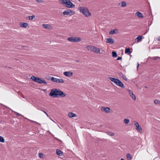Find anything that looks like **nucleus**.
I'll return each instance as SVG.
<instances>
[{
	"instance_id": "obj_1",
	"label": "nucleus",
	"mask_w": 160,
	"mask_h": 160,
	"mask_svg": "<svg viewBox=\"0 0 160 160\" xmlns=\"http://www.w3.org/2000/svg\"><path fill=\"white\" fill-rule=\"evenodd\" d=\"M49 95L54 98L59 97L63 98L66 96L65 94L62 91L56 88L51 89Z\"/></svg>"
},
{
	"instance_id": "obj_2",
	"label": "nucleus",
	"mask_w": 160,
	"mask_h": 160,
	"mask_svg": "<svg viewBox=\"0 0 160 160\" xmlns=\"http://www.w3.org/2000/svg\"><path fill=\"white\" fill-rule=\"evenodd\" d=\"M80 12L86 17L90 16L91 14L87 8L85 7H80L78 8Z\"/></svg>"
},
{
	"instance_id": "obj_3",
	"label": "nucleus",
	"mask_w": 160,
	"mask_h": 160,
	"mask_svg": "<svg viewBox=\"0 0 160 160\" xmlns=\"http://www.w3.org/2000/svg\"><path fill=\"white\" fill-rule=\"evenodd\" d=\"M111 81L113 82L115 84L122 88H124L123 83L119 79L114 78L111 77Z\"/></svg>"
},
{
	"instance_id": "obj_4",
	"label": "nucleus",
	"mask_w": 160,
	"mask_h": 160,
	"mask_svg": "<svg viewBox=\"0 0 160 160\" xmlns=\"http://www.w3.org/2000/svg\"><path fill=\"white\" fill-rule=\"evenodd\" d=\"M30 78L32 81L39 83H43L45 84H47V82H46L44 79H42L41 78L36 77L33 76L31 77Z\"/></svg>"
},
{
	"instance_id": "obj_5",
	"label": "nucleus",
	"mask_w": 160,
	"mask_h": 160,
	"mask_svg": "<svg viewBox=\"0 0 160 160\" xmlns=\"http://www.w3.org/2000/svg\"><path fill=\"white\" fill-rule=\"evenodd\" d=\"M86 48L88 50L96 53H100V50L99 48L92 46H88Z\"/></svg>"
},
{
	"instance_id": "obj_6",
	"label": "nucleus",
	"mask_w": 160,
	"mask_h": 160,
	"mask_svg": "<svg viewBox=\"0 0 160 160\" xmlns=\"http://www.w3.org/2000/svg\"><path fill=\"white\" fill-rule=\"evenodd\" d=\"M134 125L136 127V129L139 132L142 133V129L139 126L138 122L136 121H134Z\"/></svg>"
},
{
	"instance_id": "obj_7",
	"label": "nucleus",
	"mask_w": 160,
	"mask_h": 160,
	"mask_svg": "<svg viewBox=\"0 0 160 160\" xmlns=\"http://www.w3.org/2000/svg\"><path fill=\"white\" fill-rule=\"evenodd\" d=\"M65 6L66 7L69 8H72L75 7V5L71 2L70 0H68L67 1Z\"/></svg>"
},
{
	"instance_id": "obj_8",
	"label": "nucleus",
	"mask_w": 160,
	"mask_h": 160,
	"mask_svg": "<svg viewBox=\"0 0 160 160\" xmlns=\"http://www.w3.org/2000/svg\"><path fill=\"white\" fill-rule=\"evenodd\" d=\"M74 14L73 11L70 10H67L63 12V14L64 15H72Z\"/></svg>"
},
{
	"instance_id": "obj_9",
	"label": "nucleus",
	"mask_w": 160,
	"mask_h": 160,
	"mask_svg": "<svg viewBox=\"0 0 160 160\" xmlns=\"http://www.w3.org/2000/svg\"><path fill=\"white\" fill-rule=\"evenodd\" d=\"M63 74L66 76L70 77L72 75L73 73L70 71L65 72Z\"/></svg>"
},
{
	"instance_id": "obj_10",
	"label": "nucleus",
	"mask_w": 160,
	"mask_h": 160,
	"mask_svg": "<svg viewBox=\"0 0 160 160\" xmlns=\"http://www.w3.org/2000/svg\"><path fill=\"white\" fill-rule=\"evenodd\" d=\"M101 109L102 111H104L106 113H108L110 112V108L108 107L105 108L104 107H102Z\"/></svg>"
},
{
	"instance_id": "obj_11",
	"label": "nucleus",
	"mask_w": 160,
	"mask_h": 160,
	"mask_svg": "<svg viewBox=\"0 0 160 160\" xmlns=\"http://www.w3.org/2000/svg\"><path fill=\"white\" fill-rule=\"evenodd\" d=\"M129 94L130 96L134 100H136V98L135 95L130 90L128 91Z\"/></svg>"
},
{
	"instance_id": "obj_12",
	"label": "nucleus",
	"mask_w": 160,
	"mask_h": 160,
	"mask_svg": "<svg viewBox=\"0 0 160 160\" xmlns=\"http://www.w3.org/2000/svg\"><path fill=\"white\" fill-rule=\"evenodd\" d=\"M118 30L117 28H115L111 30V34H113L115 33H118Z\"/></svg>"
},
{
	"instance_id": "obj_13",
	"label": "nucleus",
	"mask_w": 160,
	"mask_h": 160,
	"mask_svg": "<svg viewBox=\"0 0 160 160\" xmlns=\"http://www.w3.org/2000/svg\"><path fill=\"white\" fill-rule=\"evenodd\" d=\"M68 116L70 118H73L76 117V115L73 112H69L68 113Z\"/></svg>"
},
{
	"instance_id": "obj_14",
	"label": "nucleus",
	"mask_w": 160,
	"mask_h": 160,
	"mask_svg": "<svg viewBox=\"0 0 160 160\" xmlns=\"http://www.w3.org/2000/svg\"><path fill=\"white\" fill-rule=\"evenodd\" d=\"M119 75L124 80L126 81L127 80V79L125 76L122 72H120L119 73Z\"/></svg>"
},
{
	"instance_id": "obj_15",
	"label": "nucleus",
	"mask_w": 160,
	"mask_h": 160,
	"mask_svg": "<svg viewBox=\"0 0 160 160\" xmlns=\"http://www.w3.org/2000/svg\"><path fill=\"white\" fill-rule=\"evenodd\" d=\"M125 53H127L128 55L130 54L131 53L130 49L129 48H126L125 49Z\"/></svg>"
},
{
	"instance_id": "obj_16",
	"label": "nucleus",
	"mask_w": 160,
	"mask_h": 160,
	"mask_svg": "<svg viewBox=\"0 0 160 160\" xmlns=\"http://www.w3.org/2000/svg\"><path fill=\"white\" fill-rule=\"evenodd\" d=\"M74 42H80L81 39L80 38L78 37H74Z\"/></svg>"
},
{
	"instance_id": "obj_17",
	"label": "nucleus",
	"mask_w": 160,
	"mask_h": 160,
	"mask_svg": "<svg viewBox=\"0 0 160 160\" xmlns=\"http://www.w3.org/2000/svg\"><path fill=\"white\" fill-rule=\"evenodd\" d=\"M136 15L140 18H142L143 17V16L142 13L139 12H137L136 13Z\"/></svg>"
},
{
	"instance_id": "obj_18",
	"label": "nucleus",
	"mask_w": 160,
	"mask_h": 160,
	"mask_svg": "<svg viewBox=\"0 0 160 160\" xmlns=\"http://www.w3.org/2000/svg\"><path fill=\"white\" fill-rule=\"evenodd\" d=\"M28 25V23H25V22L21 23V25H20L21 27H24V28H27Z\"/></svg>"
},
{
	"instance_id": "obj_19",
	"label": "nucleus",
	"mask_w": 160,
	"mask_h": 160,
	"mask_svg": "<svg viewBox=\"0 0 160 160\" xmlns=\"http://www.w3.org/2000/svg\"><path fill=\"white\" fill-rule=\"evenodd\" d=\"M67 40L72 42H74V37H69L68 38Z\"/></svg>"
},
{
	"instance_id": "obj_20",
	"label": "nucleus",
	"mask_w": 160,
	"mask_h": 160,
	"mask_svg": "<svg viewBox=\"0 0 160 160\" xmlns=\"http://www.w3.org/2000/svg\"><path fill=\"white\" fill-rule=\"evenodd\" d=\"M56 153L57 155H58L60 156H61L62 154V152L58 150V149H57L56 150Z\"/></svg>"
},
{
	"instance_id": "obj_21",
	"label": "nucleus",
	"mask_w": 160,
	"mask_h": 160,
	"mask_svg": "<svg viewBox=\"0 0 160 160\" xmlns=\"http://www.w3.org/2000/svg\"><path fill=\"white\" fill-rule=\"evenodd\" d=\"M142 38V36H138L136 39V40H137V42H139Z\"/></svg>"
},
{
	"instance_id": "obj_22",
	"label": "nucleus",
	"mask_w": 160,
	"mask_h": 160,
	"mask_svg": "<svg viewBox=\"0 0 160 160\" xmlns=\"http://www.w3.org/2000/svg\"><path fill=\"white\" fill-rule=\"evenodd\" d=\"M58 78L54 77L51 78L50 80L53 82H57Z\"/></svg>"
},
{
	"instance_id": "obj_23",
	"label": "nucleus",
	"mask_w": 160,
	"mask_h": 160,
	"mask_svg": "<svg viewBox=\"0 0 160 160\" xmlns=\"http://www.w3.org/2000/svg\"><path fill=\"white\" fill-rule=\"evenodd\" d=\"M68 0H59V2L60 3L62 4H65L66 3V2Z\"/></svg>"
},
{
	"instance_id": "obj_24",
	"label": "nucleus",
	"mask_w": 160,
	"mask_h": 160,
	"mask_svg": "<svg viewBox=\"0 0 160 160\" xmlns=\"http://www.w3.org/2000/svg\"><path fill=\"white\" fill-rule=\"evenodd\" d=\"M42 26L45 29H49L50 25L48 24H43Z\"/></svg>"
},
{
	"instance_id": "obj_25",
	"label": "nucleus",
	"mask_w": 160,
	"mask_h": 160,
	"mask_svg": "<svg viewBox=\"0 0 160 160\" xmlns=\"http://www.w3.org/2000/svg\"><path fill=\"white\" fill-rule=\"evenodd\" d=\"M120 3L121 4V7H125L127 5L126 3L125 2H124V1H122V2H121Z\"/></svg>"
},
{
	"instance_id": "obj_26",
	"label": "nucleus",
	"mask_w": 160,
	"mask_h": 160,
	"mask_svg": "<svg viewBox=\"0 0 160 160\" xmlns=\"http://www.w3.org/2000/svg\"><path fill=\"white\" fill-rule=\"evenodd\" d=\"M112 53L113 57L116 58L118 56V54L116 52L113 51L112 52Z\"/></svg>"
},
{
	"instance_id": "obj_27",
	"label": "nucleus",
	"mask_w": 160,
	"mask_h": 160,
	"mask_svg": "<svg viewBox=\"0 0 160 160\" xmlns=\"http://www.w3.org/2000/svg\"><path fill=\"white\" fill-rule=\"evenodd\" d=\"M57 82L61 83H64V81L62 79H58V78Z\"/></svg>"
},
{
	"instance_id": "obj_28",
	"label": "nucleus",
	"mask_w": 160,
	"mask_h": 160,
	"mask_svg": "<svg viewBox=\"0 0 160 160\" xmlns=\"http://www.w3.org/2000/svg\"><path fill=\"white\" fill-rule=\"evenodd\" d=\"M124 122L126 124H128L130 122V120L128 119H124Z\"/></svg>"
},
{
	"instance_id": "obj_29",
	"label": "nucleus",
	"mask_w": 160,
	"mask_h": 160,
	"mask_svg": "<svg viewBox=\"0 0 160 160\" xmlns=\"http://www.w3.org/2000/svg\"><path fill=\"white\" fill-rule=\"evenodd\" d=\"M28 17L29 18V19L30 20H31L35 18V16L34 15H33L31 16H28Z\"/></svg>"
},
{
	"instance_id": "obj_30",
	"label": "nucleus",
	"mask_w": 160,
	"mask_h": 160,
	"mask_svg": "<svg viewBox=\"0 0 160 160\" xmlns=\"http://www.w3.org/2000/svg\"><path fill=\"white\" fill-rule=\"evenodd\" d=\"M5 142V140L3 138L0 136V142Z\"/></svg>"
},
{
	"instance_id": "obj_31",
	"label": "nucleus",
	"mask_w": 160,
	"mask_h": 160,
	"mask_svg": "<svg viewBox=\"0 0 160 160\" xmlns=\"http://www.w3.org/2000/svg\"><path fill=\"white\" fill-rule=\"evenodd\" d=\"M127 157L128 160L132 158L131 155L129 153L127 154Z\"/></svg>"
},
{
	"instance_id": "obj_32",
	"label": "nucleus",
	"mask_w": 160,
	"mask_h": 160,
	"mask_svg": "<svg viewBox=\"0 0 160 160\" xmlns=\"http://www.w3.org/2000/svg\"><path fill=\"white\" fill-rule=\"evenodd\" d=\"M105 42L107 43H110V38H106L105 40Z\"/></svg>"
},
{
	"instance_id": "obj_33",
	"label": "nucleus",
	"mask_w": 160,
	"mask_h": 160,
	"mask_svg": "<svg viewBox=\"0 0 160 160\" xmlns=\"http://www.w3.org/2000/svg\"><path fill=\"white\" fill-rule=\"evenodd\" d=\"M14 113L15 114H16L17 116H22V115L21 114H20L16 112L15 111L14 112Z\"/></svg>"
},
{
	"instance_id": "obj_34",
	"label": "nucleus",
	"mask_w": 160,
	"mask_h": 160,
	"mask_svg": "<svg viewBox=\"0 0 160 160\" xmlns=\"http://www.w3.org/2000/svg\"><path fill=\"white\" fill-rule=\"evenodd\" d=\"M39 156L41 158H43V154L42 153H39Z\"/></svg>"
},
{
	"instance_id": "obj_35",
	"label": "nucleus",
	"mask_w": 160,
	"mask_h": 160,
	"mask_svg": "<svg viewBox=\"0 0 160 160\" xmlns=\"http://www.w3.org/2000/svg\"><path fill=\"white\" fill-rule=\"evenodd\" d=\"M159 101L158 100L156 99V100H154V102L155 104H159Z\"/></svg>"
},
{
	"instance_id": "obj_36",
	"label": "nucleus",
	"mask_w": 160,
	"mask_h": 160,
	"mask_svg": "<svg viewBox=\"0 0 160 160\" xmlns=\"http://www.w3.org/2000/svg\"><path fill=\"white\" fill-rule=\"evenodd\" d=\"M153 58L154 60H156L160 58V57L158 56L154 57H153Z\"/></svg>"
},
{
	"instance_id": "obj_37",
	"label": "nucleus",
	"mask_w": 160,
	"mask_h": 160,
	"mask_svg": "<svg viewBox=\"0 0 160 160\" xmlns=\"http://www.w3.org/2000/svg\"><path fill=\"white\" fill-rule=\"evenodd\" d=\"M37 2L39 3H42L43 2V0H36Z\"/></svg>"
},
{
	"instance_id": "obj_38",
	"label": "nucleus",
	"mask_w": 160,
	"mask_h": 160,
	"mask_svg": "<svg viewBox=\"0 0 160 160\" xmlns=\"http://www.w3.org/2000/svg\"><path fill=\"white\" fill-rule=\"evenodd\" d=\"M30 121H31V122H32L33 123H36L38 124H39V123L36 121H34L33 120H30Z\"/></svg>"
},
{
	"instance_id": "obj_39",
	"label": "nucleus",
	"mask_w": 160,
	"mask_h": 160,
	"mask_svg": "<svg viewBox=\"0 0 160 160\" xmlns=\"http://www.w3.org/2000/svg\"><path fill=\"white\" fill-rule=\"evenodd\" d=\"M122 58L121 57H118L117 59H116V60H120L122 59Z\"/></svg>"
},
{
	"instance_id": "obj_40",
	"label": "nucleus",
	"mask_w": 160,
	"mask_h": 160,
	"mask_svg": "<svg viewBox=\"0 0 160 160\" xmlns=\"http://www.w3.org/2000/svg\"><path fill=\"white\" fill-rule=\"evenodd\" d=\"M114 42V40L113 39L111 38V43H113Z\"/></svg>"
},
{
	"instance_id": "obj_41",
	"label": "nucleus",
	"mask_w": 160,
	"mask_h": 160,
	"mask_svg": "<svg viewBox=\"0 0 160 160\" xmlns=\"http://www.w3.org/2000/svg\"><path fill=\"white\" fill-rule=\"evenodd\" d=\"M42 112H44V113L45 114H46V115H47V117H49V116H48V114H47V113L46 112H45V111H42Z\"/></svg>"
},
{
	"instance_id": "obj_42",
	"label": "nucleus",
	"mask_w": 160,
	"mask_h": 160,
	"mask_svg": "<svg viewBox=\"0 0 160 160\" xmlns=\"http://www.w3.org/2000/svg\"><path fill=\"white\" fill-rule=\"evenodd\" d=\"M114 134L113 132H111V136H113Z\"/></svg>"
},
{
	"instance_id": "obj_43",
	"label": "nucleus",
	"mask_w": 160,
	"mask_h": 160,
	"mask_svg": "<svg viewBox=\"0 0 160 160\" xmlns=\"http://www.w3.org/2000/svg\"><path fill=\"white\" fill-rule=\"evenodd\" d=\"M137 64H138V65L137 66V68L138 69V67L139 66V63L138 62L137 63Z\"/></svg>"
},
{
	"instance_id": "obj_44",
	"label": "nucleus",
	"mask_w": 160,
	"mask_h": 160,
	"mask_svg": "<svg viewBox=\"0 0 160 160\" xmlns=\"http://www.w3.org/2000/svg\"><path fill=\"white\" fill-rule=\"evenodd\" d=\"M157 40L159 41H160V37L158 38Z\"/></svg>"
},
{
	"instance_id": "obj_45",
	"label": "nucleus",
	"mask_w": 160,
	"mask_h": 160,
	"mask_svg": "<svg viewBox=\"0 0 160 160\" xmlns=\"http://www.w3.org/2000/svg\"><path fill=\"white\" fill-rule=\"evenodd\" d=\"M76 62H80V61L79 60H76Z\"/></svg>"
},
{
	"instance_id": "obj_46",
	"label": "nucleus",
	"mask_w": 160,
	"mask_h": 160,
	"mask_svg": "<svg viewBox=\"0 0 160 160\" xmlns=\"http://www.w3.org/2000/svg\"><path fill=\"white\" fill-rule=\"evenodd\" d=\"M107 133L108 135H110V132H107Z\"/></svg>"
},
{
	"instance_id": "obj_47",
	"label": "nucleus",
	"mask_w": 160,
	"mask_h": 160,
	"mask_svg": "<svg viewBox=\"0 0 160 160\" xmlns=\"http://www.w3.org/2000/svg\"><path fill=\"white\" fill-rule=\"evenodd\" d=\"M55 138L56 140H58L60 141L59 139H58V138Z\"/></svg>"
},
{
	"instance_id": "obj_48",
	"label": "nucleus",
	"mask_w": 160,
	"mask_h": 160,
	"mask_svg": "<svg viewBox=\"0 0 160 160\" xmlns=\"http://www.w3.org/2000/svg\"><path fill=\"white\" fill-rule=\"evenodd\" d=\"M38 109L39 110H41V111H43L41 109V108H38Z\"/></svg>"
},
{
	"instance_id": "obj_49",
	"label": "nucleus",
	"mask_w": 160,
	"mask_h": 160,
	"mask_svg": "<svg viewBox=\"0 0 160 160\" xmlns=\"http://www.w3.org/2000/svg\"><path fill=\"white\" fill-rule=\"evenodd\" d=\"M121 160H124L123 158H121Z\"/></svg>"
},
{
	"instance_id": "obj_50",
	"label": "nucleus",
	"mask_w": 160,
	"mask_h": 160,
	"mask_svg": "<svg viewBox=\"0 0 160 160\" xmlns=\"http://www.w3.org/2000/svg\"><path fill=\"white\" fill-rule=\"evenodd\" d=\"M51 120H52V121H53V122H54V121H53V120L51 118Z\"/></svg>"
},
{
	"instance_id": "obj_51",
	"label": "nucleus",
	"mask_w": 160,
	"mask_h": 160,
	"mask_svg": "<svg viewBox=\"0 0 160 160\" xmlns=\"http://www.w3.org/2000/svg\"><path fill=\"white\" fill-rule=\"evenodd\" d=\"M159 104L160 105V101H159Z\"/></svg>"
},
{
	"instance_id": "obj_52",
	"label": "nucleus",
	"mask_w": 160,
	"mask_h": 160,
	"mask_svg": "<svg viewBox=\"0 0 160 160\" xmlns=\"http://www.w3.org/2000/svg\"><path fill=\"white\" fill-rule=\"evenodd\" d=\"M109 34H110V32H109Z\"/></svg>"
}]
</instances>
